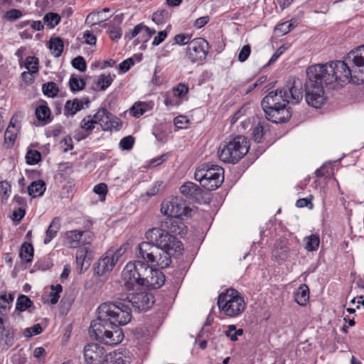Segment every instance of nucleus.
Instances as JSON below:
<instances>
[{"label":"nucleus","instance_id":"obj_49","mask_svg":"<svg viewBox=\"0 0 364 364\" xmlns=\"http://www.w3.org/2000/svg\"><path fill=\"white\" fill-rule=\"evenodd\" d=\"M134 143V138L131 136H127L124 138H122L119 142V147L122 150H130Z\"/></svg>","mask_w":364,"mask_h":364},{"label":"nucleus","instance_id":"obj_50","mask_svg":"<svg viewBox=\"0 0 364 364\" xmlns=\"http://www.w3.org/2000/svg\"><path fill=\"white\" fill-rule=\"evenodd\" d=\"M153 134L159 141L164 143L167 140V134L163 129L162 125L155 127L153 131Z\"/></svg>","mask_w":364,"mask_h":364},{"label":"nucleus","instance_id":"obj_26","mask_svg":"<svg viewBox=\"0 0 364 364\" xmlns=\"http://www.w3.org/2000/svg\"><path fill=\"white\" fill-rule=\"evenodd\" d=\"M83 109V102L75 98L73 100H68L64 107V114L66 116H73L77 112Z\"/></svg>","mask_w":364,"mask_h":364},{"label":"nucleus","instance_id":"obj_34","mask_svg":"<svg viewBox=\"0 0 364 364\" xmlns=\"http://www.w3.org/2000/svg\"><path fill=\"white\" fill-rule=\"evenodd\" d=\"M66 237L69 240L71 247H77L82 245L81 230H70L66 232Z\"/></svg>","mask_w":364,"mask_h":364},{"label":"nucleus","instance_id":"obj_39","mask_svg":"<svg viewBox=\"0 0 364 364\" xmlns=\"http://www.w3.org/2000/svg\"><path fill=\"white\" fill-rule=\"evenodd\" d=\"M26 163L29 165L37 164L41 161V154L37 150L29 149L26 155Z\"/></svg>","mask_w":364,"mask_h":364},{"label":"nucleus","instance_id":"obj_17","mask_svg":"<svg viewBox=\"0 0 364 364\" xmlns=\"http://www.w3.org/2000/svg\"><path fill=\"white\" fill-rule=\"evenodd\" d=\"M114 266L115 264L114 263L113 259H110V256H107L105 254V256L101 257L95 264L94 273L106 279Z\"/></svg>","mask_w":364,"mask_h":364},{"label":"nucleus","instance_id":"obj_27","mask_svg":"<svg viewBox=\"0 0 364 364\" xmlns=\"http://www.w3.org/2000/svg\"><path fill=\"white\" fill-rule=\"evenodd\" d=\"M46 189V183L42 180L33 181L28 186V193L33 198L41 196Z\"/></svg>","mask_w":364,"mask_h":364},{"label":"nucleus","instance_id":"obj_25","mask_svg":"<svg viewBox=\"0 0 364 364\" xmlns=\"http://www.w3.org/2000/svg\"><path fill=\"white\" fill-rule=\"evenodd\" d=\"M309 299V289L305 284H301L294 292V300L300 306H305Z\"/></svg>","mask_w":364,"mask_h":364},{"label":"nucleus","instance_id":"obj_6","mask_svg":"<svg viewBox=\"0 0 364 364\" xmlns=\"http://www.w3.org/2000/svg\"><path fill=\"white\" fill-rule=\"evenodd\" d=\"M218 306L228 316L236 317L244 311L245 304L240 293L230 289L218 296Z\"/></svg>","mask_w":364,"mask_h":364},{"label":"nucleus","instance_id":"obj_29","mask_svg":"<svg viewBox=\"0 0 364 364\" xmlns=\"http://www.w3.org/2000/svg\"><path fill=\"white\" fill-rule=\"evenodd\" d=\"M48 48L55 57H60L64 48L63 40L60 37L51 38L49 41Z\"/></svg>","mask_w":364,"mask_h":364},{"label":"nucleus","instance_id":"obj_41","mask_svg":"<svg viewBox=\"0 0 364 364\" xmlns=\"http://www.w3.org/2000/svg\"><path fill=\"white\" fill-rule=\"evenodd\" d=\"M170 16V14L168 11L166 9L158 10L154 13L152 16V20L156 24L163 23L166 19H168Z\"/></svg>","mask_w":364,"mask_h":364},{"label":"nucleus","instance_id":"obj_51","mask_svg":"<svg viewBox=\"0 0 364 364\" xmlns=\"http://www.w3.org/2000/svg\"><path fill=\"white\" fill-rule=\"evenodd\" d=\"M108 33L112 40L117 41L122 36V29L119 26L109 25Z\"/></svg>","mask_w":364,"mask_h":364},{"label":"nucleus","instance_id":"obj_30","mask_svg":"<svg viewBox=\"0 0 364 364\" xmlns=\"http://www.w3.org/2000/svg\"><path fill=\"white\" fill-rule=\"evenodd\" d=\"M33 252L34 249L33 245L28 242H23L21 245L20 251H19V257L21 259L27 262H31L33 258Z\"/></svg>","mask_w":364,"mask_h":364},{"label":"nucleus","instance_id":"obj_9","mask_svg":"<svg viewBox=\"0 0 364 364\" xmlns=\"http://www.w3.org/2000/svg\"><path fill=\"white\" fill-rule=\"evenodd\" d=\"M209 46L206 40L196 38L188 43L186 48V55L192 63L204 60L208 53Z\"/></svg>","mask_w":364,"mask_h":364},{"label":"nucleus","instance_id":"obj_2","mask_svg":"<svg viewBox=\"0 0 364 364\" xmlns=\"http://www.w3.org/2000/svg\"><path fill=\"white\" fill-rule=\"evenodd\" d=\"M304 83L306 102L314 108L321 107L326 101L324 88L334 90L350 82V73L341 60L329 61L309 66Z\"/></svg>","mask_w":364,"mask_h":364},{"label":"nucleus","instance_id":"obj_44","mask_svg":"<svg viewBox=\"0 0 364 364\" xmlns=\"http://www.w3.org/2000/svg\"><path fill=\"white\" fill-rule=\"evenodd\" d=\"M146 106L147 105L145 102L135 103L131 108L132 115L135 117L143 115L146 111Z\"/></svg>","mask_w":364,"mask_h":364},{"label":"nucleus","instance_id":"obj_14","mask_svg":"<svg viewBox=\"0 0 364 364\" xmlns=\"http://www.w3.org/2000/svg\"><path fill=\"white\" fill-rule=\"evenodd\" d=\"M180 193L192 201L201 204L206 202L205 192L197 184L188 181L184 183L179 188Z\"/></svg>","mask_w":364,"mask_h":364},{"label":"nucleus","instance_id":"obj_12","mask_svg":"<svg viewBox=\"0 0 364 364\" xmlns=\"http://www.w3.org/2000/svg\"><path fill=\"white\" fill-rule=\"evenodd\" d=\"M105 350L97 343H89L84 348L85 360L87 364H102L106 360Z\"/></svg>","mask_w":364,"mask_h":364},{"label":"nucleus","instance_id":"obj_48","mask_svg":"<svg viewBox=\"0 0 364 364\" xmlns=\"http://www.w3.org/2000/svg\"><path fill=\"white\" fill-rule=\"evenodd\" d=\"M53 265V262L49 257H44L39 259L35 266L39 270L46 271L51 268Z\"/></svg>","mask_w":364,"mask_h":364},{"label":"nucleus","instance_id":"obj_33","mask_svg":"<svg viewBox=\"0 0 364 364\" xmlns=\"http://www.w3.org/2000/svg\"><path fill=\"white\" fill-rule=\"evenodd\" d=\"M86 253L83 251H77L76 254L77 270L79 274L86 271L90 267V263L86 261Z\"/></svg>","mask_w":364,"mask_h":364},{"label":"nucleus","instance_id":"obj_7","mask_svg":"<svg viewBox=\"0 0 364 364\" xmlns=\"http://www.w3.org/2000/svg\"><path fill=\"white\" fill-rule=\"evenodd\" d=\"M149 272V264L143 261L129 262L124 267L122 277L127 289H132L135 285L142 286L144 279Z\"/></svg>","mask_w":364,"mask_h":364},{"label":"nucleus","instance_id":"obj_58","mask_svg":"<svg viewBox=\"0 0 364 364\" xmlns=\"http://www.w3.org/2000/svg\"><path fill=\"white\" fill-rule=\"evenodd\" d=\"M93 191L100 197H102L105 200V196L107 193V186L105 183H100L95 186Z\"/></svg>","mask_w":364,"mask_h":364},{"label":"nucleus","instance_id":"obj_45","mask_svg":"<svg viewBox=\"0 0 364 364\" xmlns=\"http://www.w3.org/2000/svg\"><path fill=\"white\" fill-rule=\"evenodd\" d=\"M71 64L73 67L80 72H85L87 69V64L85 58L80 55L72 60Z\"/></svg>","mask_w":364,"mask_h":364},{"label":"nucleus","instance_id":"obj_5","mask_svg":"<svg viewBox=\"0 0 364 364\" xmlns=\"http://www.w3.org/2000/svg\"><path fill=\"white\" fill-rule=\"evenodd\" d=\"M341 63L347 65L350 73L351 83L364 82V44L350 50Z\"/></svg>","mask_w":364,"mask_h":364},{"label":"nucleus","instance_id":"obj_54","mask_svg":"<svg viewBox=\"0 0 364 364\" xmlns=\"http://www.w3.org/2000/svg\"><path fill=\"white\" fill-rule=\"evenodd\" d=\"M22 16V12L16 9H12L6 11L4 14V18L8 21H14L19 18Z\"/></svg>","mask_w":364,"mask_h":364},{"label":"nucleus","instance_id":"obj_43","mask_svg":"<svg viewBox=\"0 0 364 364\" xmlns=\"http://www.w3.org/2000/svg\"><path fill=\"white\" fill-rule=\"evenodd\" d=\"M112 81L113 78L110 75H101L98 77L97 84L100 87V90H105L109 86L111 85Z\"/></svg>","mask_w":364,"mask_h":364},{"label":"nucleus","instance_id":"obj_4","mask_svg":"<svg viewBox=\"0 0 364 364\" xmlns=\"http://www.w3.org/2000/svg\"><path fill=\"white\" fill-rule=\"evenodd\" d=\"M249 148L250 144L247 138L238 135L223 145H220L218 156L225 163L235 164L247 154Z\"/></svg>","mask_w":364,"mask_h":364},{"label":"nucleus","instance_id":"obj_47","mask_svg":"<svg viewBox=\"0 0 364 364\" xmlns=\"http://www.w3.org/2000/svg\"><path fill=\"white\" fill-rule=\"evenodd\" d=\"M188 87L183 83H179L176 87H173V93L175 97H183L188 92Z\"/></svg>","mask_w":364,"mask_h":364},{"label":"nucleus","instance_id":"obj_3","mask_svg":"<svg viewBox=\"0 0 364 364\" xmlns=\"http://www.w3.org/2000/svg\"><path fill=\"white\" fill-rule=\"evenodd\" d=\"M145 237L147 241L137 246V257L143 259L145 264H156L161 269L167 268L171 263L169 250H173L176 252L183 250L181 241L159 228L146 231Z\"/></svg>","mask_w":364,"mask_h":364},{"label":"nucleus","instance_id":"obj_8","mask_svg":"<svg viewBox=\"0 0 364 364\" xmlns=\"http://www.w3.org/2000/svg\"><path fill=\"white\" fill-rule=\"evenodd\" d=\"M265 118L275 124H282L288 122L292 115L291 108L288 104L262 106Z\"/></svg>","mask_w":364,"mask_h":364},{"label":"nucleus","instance_id":"obj_10","mask_svg":"<svg viewBox=\"0 0 364 364\" xmlns=\"http://www.w3.org/2000/svg\"><path fill=\"white\" fill-rule=\"evenodd\" d=\"M161 212L167 217L181 218L188 215L191 209L184 205L178 198H172L170 201L163 202Z\"/></svg>","mask_w":364,"mask_h":364},{"label":"nucleus","instance_id":"obj_40","mask_svg":"<svg viewBox=\"0 0 364 364\" xmlns=\"http://www.w3.org/2000/svg\"><path fill=\"white\" fill-rule=\"evenodd\" d=\"M127 244L122 245L119 249L117 250H109L106 255L107 256H110V259H113L114 263L116 264L119 259L125 253L127 249Z\"/></svg>","mask_w":364,"mask_h":364},{"label":"nucleus","instance_id":"obj_32","mask_svg":"<svg viewBox=\"0 0 364 364\" xmlns=\"http://www.w3.org/2000/svg\"><path fill=\"white\" fill-rule=\"evenodd\" d=\"M305 249L308 252H314L318 250L320 244V238L318 234H312L304 238Z\"/></svg>","mask_w":364,"mask_h":364},{"label":"nucleus","instance_id":"obj_22","mask_svg":"<svg viewBox=\"0 0 364 364\" xmlns=\"http://www.w3.org/2000/svg\"><path fill=\"white\" fill-rule=\"evenodd\" d=\"M289 248L287 246L285 240H280L277 242L274 245V248L272 250V255L278 261H285L288 257Z\"/></svg>","mask_w":364,"mask_h":364},{"label":"nucleus","instance_id":"obj_15","mask_svg":"<svg viewBox=\"0 0 364 364\" xmlns=\"http://www.w3.org/2000/svg\"><path fill=\"white\" fill-rule=\"evenodd\" d=\"M288 95L283 90L282 87L277 88L274 91L269 92L261 101V106L289 104Z\"/></svg>","mask_w":364,"mask_h":364},{"label":"nucleus","instance_id":"obj_61","mask_svg":"<svg viewBox=\"0 0 364 364\" xmlns=\"http://www.w3.org/2000/svg\"><path fill=\"white\" fill-rule=\"evenodd\" d=\"M26 210L24 208L20 207L13 211L11 219L14 221H20L25 215Z\"/></svg>","mask_w":364,"mask_h":364},{"label":"nucleus","instance_id":"obj_38","mask_svg":"<svg viewBox=\"0 0 364 364\" xmlns=\"http://www.w3.org/2000/svg\"><path fill=\"white\" fill-rule=\"evenodd\" d=\"M80 127L84 129L85 132H87V134L81 136L80 137L77 138V140L83 139H85L87 135H89L92 131L95 128V122H92L91 120V115H88L85 117H84L81 122H80Z\"/></svg>","mask_w":364,"mask_h":364},{"label":"nucleus","instance_id":"obj_13","mask_svg":"<svg viewBox=\"0 0 364 364\" xmlns=\"http://www.w3.org/2000/svg\"><path fill=\"white\" fill-rule=\"evenodd\" d=\"M159 230H164L166 233L178 235L181 237H184L187 233V226L183 222L181 218L167 217L161 222V228Z\"/></svg>","mask_w":364,"mask_h":364},{"label":"nucleus","instance_id":"obj_1","mask_svg":"<svg viewBox=\"0 0 364 364\" xmlns=\"http://www.w3.org/2000/svg\"><path fill=\"white\" fill-rule=\"evenodd\" d=\"M154 303V296L151 293L139 291L101 304L97 309V319L92 321L90 326L91 337L108 346L117 345L124 338L120 326L132 320V307L138 311H146Z\"/></svg>","mask_w":364,"mask_h":364},{"label":"nucleus","instance_id":"obj_20","mask_svg":"<svg viewBox=\"0 0 364 364\" xmlns=\"http://www.w3.org/2000/svg\"><path fill=\"white\" fill-rule=\"evenodd\" d=\"M268 132H269V124L265 120H260L252 129V139L255 142L261 143Z\"/></svg>","mask_w":364,"mask_h":364},{"label":"nucleus","instance_id":"obj_24","mask_svg":"<svg viewBox=\"0 0 364 364\" xmlns=\"http://www.w3.org/2000/svg\"><path fill=\"white\" fill-rule=\"evenodd\" d=\"M60 229V219L58 217L54 218L46 232V237L44 238L43 243L45 245L50 243V241L56 237Z\"/></svg>","mask_w":364,"mask_h":364},{"label":"nucleus","instance_id":"obj_16","mask_svg":"<svg viewBox=\"0 0 364 364\" xmlns=\"http://www.w3.org/2000/svg\"><path fill=\"white\" fill-rule=\"evenodd\" d=\"M144 279V284L153 289H159L164 285L166 278L164 274L159 270L154 269L149 266V272Z\"/></svg>","mask_w":364,"mask_h":364},{"label":"nucleus","instance_id":"obj_52","mask_svg":"<svg viewBox=\"0 0 364 364\" xmlns=\"http://www.w3.org/2000/svg\"><path fill=\"white\" fill-rule=\"evenodd\" d=\"M251 53V47L249 44L245 45L238 54V60L243 63L247 60Z\"/></svg>","mask_w":364,"mask_h":364},{"label":"nucleus","instance_id":"obj_36","mask_svg":"<svg viewBox=\"0 0 364 364\" xmlns=\"http://www.w3.org/2000/svg\"><path fill=\"white\" fill-rule=\"evenodd\" d=\"M60 18L61 17L58 14L49 12L44 16L43 22L49 28H53L58 25L60 21Z\"/></svg>","mask_w":364,"mask_h":364},{"label":"nucleus","instance_id":"obj_59","mask_svg":"<svg viewBox=\"0 0 364 364\" xmlns=\"http://www.w3.org/2000/svg\"><path fill=\"white\" fill-rule=\"evenodd\" d=\"M194 178L196 181H199L200 185L203 187L204 181L205 180V174L203 165L196 169L194 173Z\"/></svg>","mask_w":364,"mask_h":364},{"label":"nucleus","instance_id":"obj_62","mask_svg":"<svg viewBox=\"0 0 364 364\" xmlns=\"http://www.w3.org/2000/svg\"><path fill=\"white\" fill-rule=\"evenodd\" d=\"M244 331L242 328H238L235 332H225V335L228 337L232 341H237L238 336L243 335Z\"/></svg>","mask_w":364,"mask_h":364},{"label":"nucleus","instance_id":"obj_64","mask_svg":"<svg viewBox=\"0 0 364 364\" xmlns=\"http://www.w3.org/2000/svg\"><path fill=\"white\" fill-rule=\"evenodd\" d=\"M82 245H86L90 243L93 238V233L88 230L82 231Z\"/></svg>","mask_w":364,"mask_h":364},{"label":"nucleus","instance_id":"obj_37","mask_svg":"<svg viewBox=\"0 0 364 364\" xmlns=\"http://www.w3.org/2000/svg\"><path fill=\"white\" fill-rule=\"evenodd\" d=\"M42 91L45 95L49 97H55L58 94L59 88L56 83L48 82L43 85Z\"/></svg>","mask_w":364,"mask_h":364},{"label":"nucleus","instance_id":"obj_63","mask_svg":"<svg viewBox=\"0 0 364 364\" xmlns=\"http://www.w3.org/2000/svg\"><path fill=\"white\" fill-rule=\"evenodd\" d=\"M83 37L85 38V43L88 45L93 46L96 43V38L90 31L84 32Z\"/></svg>","mask_w":364,"mask_h":364},{"label":"nucleus","instance_id":"obj_18","mask_svg":"<svg viewBox=\"0 0 364 364\" xmlns=\"http://www.w3.org/2000/svg\"><path fill=\"white\" fill-rule=\"evenodd\" d=\"M106 362L107 364H130L132 358L128 350L118 349L106 355Z\"/></svg>","mask_w":364,"mask_h":364},{"label":"nucleus","instance_id":"obj_56","mask_svg":"<svg viewBox=\"0 0 364 364\" xmlns=\"http://www.w3.org/2000/svg\"><path fill=\"white\" fill-rule=\"evenodd\" d=\"M294 26L292 23H289L288 21L284 22L281 24H279L275 28V30L279 31L282 35L288 33Z\"/></svg>","mask_w":364,"mask_h":364},{"label":"nucleus","instance_id":"obj_19","mask_svg":"<svg viewBox=\"0 0 364 364\" xmlns=\"http://www.w3.org/2000/svg\"><path fill=\"white\" fill-rule=\"evenodd\" d=\"M218 174L213 175L212 177L208 178L204 181L203 188L209 191L218 188L224 181V170L223 168H216Z\"/></svg>","mask_w":364,"mask_h":364},{"label":"nucleus","instance_id":"obj_31","mask_svg":"<svg viewBox=\"0 0 364 364\" xmlns=\"http://www.w3.org/2000/svg\"><path fill=\"white\" fill-rule=\"evenodd\" d=\"M17 123V120L15 119V117L14 116L10 121V123L6 128V130L4 134V140L5 142H9L11 145H13L16 137V124Z\"/></svg>","mask_w":364,"mask_h":364},{"label":"nucleus","instance_id":"obj_21","mask_svg":"<svg viewBox=\"0 0 364 364\" xmlns=\"http://www.w3.org/2000/svg\"><path fill=\"white\" fill-rule=\"evenodd\" d=\"M105 111L104 116H102V122H100V126L104 131L112 130L113 128H117L118 127L119 119L117 118L114 115L107 111V109L103 108Z\"/></svg>","mask_w":364,"mask_h":364},{"label":"nucleus","instance_id":"obj_28","mask_svg":"<svg viewBox=\"0 0 364 364\" xmlns=\"http://www.w3.org/2000/svg\"><path fill=\"white\" fill-rule=\"evenodd\" d=\"M36 117L38 120L43 122L44 124L51 121L50 110L46 104H41L36 108Z\"/></svg>","mask_w":364,"mask_h":364},{"label":"nucleus","instance_id":"obj_57","mask_svg":"<svg viewBox=\"0 0 364 364\" xmlns=\"http://www.w3.org/2000/svg\"><path fill=\"white\" fill-rule=\"evenodd\" d=\"M134 61L132 58H129L124 60H123L119 65V70L120 73H126L127 72L132 65H134Z\"/></svg>","mask_w":364,"mask_h":364},{"label":"nucleus","instance_id":"obj_53","mask_svg":"<svg viewBox=\"0 0 364 364\" xmlns=\"http://www.w3.org/2000/svg\"><path fill=\"white\" fill-rule=\"evenodd\" d=\"M203 167L205 174V180L209 177L213 176V175L218 174L216 168H222L221 166L215 164H204Z\"/></svg>","mask_w":364,"mask_h":364},{"label":"nucleus","instance_id":"obj_11","mask_svg":"<svg viewBox=\"0 0 364 364\" xmlns=\"http://www.w3.org/2000/svg\"><path fill=\"white\" fill-rule=\"evenodd\" d=\"M282 89L288 95L289 103L298 104L303 98V83L299 78L290 77Z\"/></svg>","mask_w":364,"mask_h":364},{"label":"nucleus","instance_id":"obj_42","mask_svg":"<svg viewBox=\"0 0 364 364\" xmlns=\"http://www.w3.org/2000/svg\"><path fill=\"white\" fill-rule=\"evenodd\" d=\"M38 59L35 56H28L26 58V68L31 73H37L38 71Z\"/></svg>","mask_w":364,"mask_h":364},{"label":"nucleus","instance_id":"obj_60","mask_svg":"<svg viewBox=\"0 0 364 364\" xmlns=\"http://www.w3.org/2000/svg\"><path fill=\"white\" fill-rule=\"evenodd\" d=\"M167 35L168 33L166 30L159 31L158 35L154 37L152 45L154 46H159L166 38Z\"/></svg>","mask_w":364,"mask_h":364},{"label":"nucleus","instance_id":"obj_46","mask_svg":"<svg viewBox=\"0 0 364 364\" xmlns=\"http://www.w3.org/2000/svg\"><path fill=\"white\" fill-rule=\"evenodd\" d=\"M69 86L71 92H76L84 89V85L80 86V80L75 75H72L69 80Z\"/></svg>","mask_w":364,"mask_h":364},{"label":"nucleus","instance_id":"obj_23","mask_svg":"<svg viewBox=\"0 0 364 364\" xmlns=\"http://www.w3.org/2000/svg\"><path fill=\"white\" fill-rule=\"evenodd\" d=\"M14 343V333L11 329L0 331V348L7 350Z\"/></svg>","mask_w":364,"mask_h":364},{"label":"nucleus","instance_id":"obj_55","mask_svg":"<svg viewBox=\"0 0 364 364\" xmlns=\"http://www.w3.org/2000/svg\"><path fill=\"white\" fill-rule=\"evenodd\" d=\"M174 40H175V44H179L181 46L186 45V44L188 46V43L191 41V36H189L188 34H185V33L177 34L174 37Z\"/></svg>","mask_w":364,"mask_h":364},{"label":"nucleus","instance_id":"obj_35","mask_svg":"<svg viewBox=\"0 0 364 364\" xmlns=\"http://www.w3.org/2000/svg\"><path fill=\"white\" fill-rule=\"evenodd\" d=\"M33 305V303L28 296L24 294H21L18 296L17 299L16 304V309L22 312L25 311Z\"/></svg>","mask_w":364,"mask_h":364}]
</instances>
